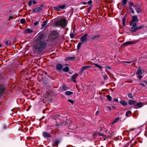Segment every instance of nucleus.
Instances as JSON below:
<instances>
[{"instance_id":"c9c22d12","label":"nucleus","mask_w":147,"mask_h":147,"mask_svg":"<svg viewBox=\"0 0 147 147\" xmlns=\"http://www.w3.org/2000/svg\"><path fill=\"white\" fill-rule=\"evenodd\" d=\"M43 5H42L40 7H39L38 8H37V11H40L42 10V7H43Z\"/></svg>"},{"instance_id":"79ce46f5","label":"nucleus","mask_w":147,"mask_h":147,"mask_svg":"<svg viewBox=\"0 0 147 147\" xmlns=\"http://www.w3.org/2000/svg\"><path fill=\"white\" fill-rule=\"evenodd\" d=\"M128 96L129 98H131L134 99L133 96H132V94L131 93H129L128 94Z\"/></svg>"},{"instance_id":"c85d7f7f","label":"nucleus","mask_w":147,"mask_h":147,"mask_svg":"<svg viewBox=\"0 0 147 147\" xmlns=\"http://www.w3.org/2000/svg\"><path fill=\"white\" fill-rule=\"evenodd\" d=\"M134 43L132 42V41L127 42H125L123 44L124 45H130L133 44H134Z\"/></svg>"},{"instance_id":"1a4fd4ad","label":"nucleus","mask_w":147,"mask_h":147,"mask_svg":"<svg viewBox=\"0 0 147 147\" xmlns=\"http://www.w3.org/2000/svg\"><path fill=\"white\" fill-rule=\"evenodd\" d=\"M45 34L43 33H41L37 37L38 40H42L45 39L46 37L45 36Z\"/></svg>"},{"instance_id":"7c9ffc66","label":"nucleus","mask_w":147,"mask_h":147,"mask_svg":"<svg viewBox=\"0 0 147 147\" xmlns=\"http://www.w3.org/2000/svg\"><path fill=\"white\" fill-rule=\"evenodd\" d=\"M119 117H117L115 118L113 121L112 123V124H113L116 123L119 120Z\"/></svg>"},{"instance_id":"e2e57ef3","label":"nucleus","mask_w":147,"mask_h":147,"mask_svg":"<svg viewBox=\"0 0 147 147\" xmlns=\"http://www.w3.org/2000/svg\"><path fill=\"white\" fill-rule=\"evenodd\" d=\"M114 102H118V100L117 99L115 98L114 100Z\"/></svg>"},{"instance_id":"c03bdc74","label":"nucleus","mask_w":147,"mask_h":147,"mask_svg":"<svg viewBox=\"0 0 147 147\" xmlns=\"http://www.w3.org/2000/svg\"><path fill=\"white\" fill-rule=\"evenodd\" d=\"M54 9L57 11H59L60 10V8L59 7H54Z\"/></svg>"},{"instance_id":"5fc2aeb1","label":"nucleus","mask_w":147,"mask_h":147,"mask_svg":"<svg viewBox=\"0 0 147 147\" xmlns=\"http://www.w3.org/2000/svg\"><path fill=\"white\" fill-rule=\"evenodd\" d=\"M13 18H14L13 16H11L9 17V19H8V20H9L10 19H13Z\"/></svg>"},{"instance_id":"f03ea898","label":"nucleus","mask_w":147,"mask_h":147,"mask_svg":"<svg viewBox=\"0 0 147 147\" xmlns=\"http://www.w3.org/2000/svg\"><path fill=\"white\" fill-rule=\"evenodd\" d=\"M47 45V43L45 40L40 41L37 44V49L38 52L40 53L45 48Z\"/></svg>"},{"instance_id":"3c124183","label":"nucleus","mask_w":147,"mask_h":147,"mask_svg":"<svg viewBox=\"0 0 147 147\" xmlns=\"http://www.w3.org/2000/svg\"><path fill=\"white\" fill-rule=\"evenodd\" d=\"M68 102H70V103H71L72 104H73V103H74V101L72 100H71V99H68Z\"/></svg>"},{"instance_id":"37998d69","label":"nucleus","mask_w":147,"mask_h":147,"mask_svg":"<svg viewBox=\"0 0 147 147\" xmlns=\"http://www.w3.org/2000/svg\"><path fill=\"white\" fill-rule=\"evenodd\" d=\"M71 122V121L69 120H67L65 121V125H67L69 122Z\"/></svg>"},{"instance_id":"39448f33","label":"nucleus","mask_w":147,"mask_h":147,"mask_svg":"<svg viewBox=\"0 0 147 147\" xmlns=\"http://www.w3.org/2000/svg\"><path fill=\"white\" fill-rule=\"evenodd\" d=\"M31 55L33 57L36 56L37 55V46H34L33 50L31 52Z\"/></svg>"},{"instance_id":"72a5a7b5","label":"nucleus","mask_w":147,"mask_h":147,"mask_svg":"<svg viewBox=\"0 0 147 147\" xmlns=\"http://www.w3.org/2000/svg\"><path fill=\"white\" fill-rule=\"evenodd\" d=\"M69 69V67H66L63 69V70L64 72H68Z\"/></svg>"},{"instance_id":"f8f14e48","label":"nucleus","mask_w":147,"mask_h":147,"mask_svg":"<svg viewBox=\"0 0 147 147\" xmlns=\"http://www.w3.org/2000/svg\"><path fill=\"white\" fill-rule=\"evenodd\" d=\"M78 76V74H76L73 75L71 77V80L74 82L76 83V79Z\"/></svg>"},{"instance_id":"2f4dec72","label":"nucleus","mask_w":147,"mask_h":147,"mask_svg":"<svg viewBox=\"0 0 147 147\" xmlns=\"http://www.w3.org/2000/svg\"><path fill=\"white\" fill-rule=\"evenodd\" d=\"M65 94L66 95H71L73 94V92L70 91H67L65 93Z\"/></svg>"},{"instance_id":"393cba45","label":"nucleus","mask_w":147,"mask_h":147,"mask_svg":"<svg viewBox=\"0 0 147 147\" xmlns=\"http://www.w3.org/2000/svg\"><path fill=\"white\" fill-rule=\"evenodd\" d=\"M47 24V21H45L43 22H42V24L41 28L43 29L45 27H46V25Z\"/></svg>"},{"instance_id":"4c0bfd02","label":"nucleus","mask_w":147,"mask_h":147,"mask_svg":"<svg viewBox=\"0 0 147 147\" xmlns=\"http://www.w3.org/2000/svg\"><path fill=\"white\" fill-rule=\"evenodd\" d=\"M26 20L25 19H22L20 20V22L22 24H24L25 23Z\"/></svg>"},{"instance_id":"6e6d98bb","label":"nucleus","mask_w":147,"mask_h":147,"mask_svg":"<svg viewBox=\"0 0 147 147\" xmlns=\"http://www.w3.org/2000/svg\"><path fill=\"white\" fill-rule=\"evenodd\" d=\"M92 0H90L89 1H88V3L89 5H90V4H91L92 3Z\"/></svg>"},{"instance_id":"4468645a","label":"nucleus","mask_w":147,"mask_h":147,"mask_svg":"<svg viewBox=\"0 0 147 147\" xmlns=\"http://www.w3.org/2000/svg\"><path fill=\"white\" fill-rule=\"evenodd\" d=\"M5 88L3 85L0 84V96L4 92Z\"/></svg>"},{"instance_id":"4d7b16f0","label":"nucleus","mask_w":147,"mask_h":147,"mask_svg":"<svg viewBox=\"0 0 147 147\" xmlns=\"http://www.w3.org/2000/svg\"><path fill=\"white\" fill-rule=\"evenodd\" d=\"M27 139L28 140H30L31 139H32V138L31 137H27Z\"/></svg>"},{"instance_id":"13d9d810","label":"nucleus","mask_w":147,"mask_h":147,"mask_svg":"<svg viewBox=\"0 0 147 147\" xmlns=\"http://www.w3.org/2000/svg\"><path fill=\"white\" fill-rule=\"evenodd\" d=\"M99 113V111H96V113H95V115L96 116L98 115Z\"/></svg>"},{"instance_id":"473e14b6","label":"nucleus","mask_w":147,"mask_h":147,"mask_svg":"<svg viewBox=\"0 0 147 147\" xmlns=\"http://www.w3.org/2000/svg\"><path fill=\"white\" fill-rule=\"evenodd\" d=\"M58 6L60 8V9H64L66 7V5L65 4H64L62 5H58Z\"/></svg>"},{"instance_id":"a878e982","label":"nucleus","mask_w":147,"mask_h":147,"mask_svg":"<svg viewBox=\"0 0 147 147\" xmlns=\"http://www.w3.org/2000/svg\"><path fill=\"white\" fill-rule=\"evenodd\" d=\"M59 142V141L58 140H56L55 141L54 143L53 144V146H57Z\"/></svg>"},{"instance_id":"a19ab883","label":"nucleus","mask_w":147,"mask_h":147,"mask_svg":"<svg viewBox=\"0 0 147 147\" xmlns=\"http://www.w3.org/2000/svg\"><path fill=\"white\" fill-rule=\"evenodd\" d=\"M82 43V42H79L78 43V46H77L78 50L80 49Z\"/></svg>"},{"instance_id":"0e129e2a","label":"nucleus","mask_w":147,"mask_h":147,"mask_svg":"<svg viewBox=\"0 0 147 147\" xmlns=\"http://www.w3.org/2000/svg\"><path fill=\"white\" fill-rule=\"evenodd\" d=\"M113 109H115L116 108V107L115 106H112V107Z\"/></svg>"},{"instance_id":"f257e3e1","label":"nucleus","mask_w":147,"mask_h":147,"mask_svg":"<svg viewBox=\"0 0 147 147\" xmlns=\"http://www.w3.org/2000/svg\"><path fill=\"white\" fill-rule=\"evenodd\" d=\"M67 23L66 20L64 18L63 19H60L55 21L54 23V25L56 26H61L63 28L66 26Z\"/></svg>"},{"instance_id":"aec40b11","label":"nucleus","mask_w":147,"mask_h":147,"mask_svg":"<svg viewBox=\"0 0 147 147\" xmlns=\"http://www.w3.org/2000/svg\"><path fill=\"white\" fill-rule=\"evenodd\" d=\"M101 37L100 35L98 34L94 35L92 37L91 39L92 40H95L97 38Z\"/></svg>"},{"instance_id":"f3484780","label":"nucleus","mask_w":147,"mask_h":147,"mask_svg":"<svg viewBox=\"0 0 147 147\" xmlns=\"http://www.w3.org/2000/svg\"><path fill=\"white\" fill-rule=\"evenodd\" d=\"M43 136L44 137L46 138H50L51 137V135L46 132H43Z\"/></svg>"},{"instance_id":"680f3d73","label":"nucleus","mask_w":147,"mask_h":147,"mask_svg":"<svg viewBox=\"0 0 147 147\" xmlns=\"http://www.w3.org/2000/svg\"><path fill=\"white\" fill-rule=\"evenodd\" d=\"M90 7H89L88 8V12H89L90 11Z\"/></svg>"},{"instance_id":"b1692460","label":"nucleus","mask_w":147,"mask_h":147,"mask_svg":"<svg viewBox=\"0 0 147 147\" xmlns=\"http://www.w3.org/2000/svg\"><path fill=\"white\" fill-rule=\"evenodd\" d=\"M142 74V72L141 69V67H139L138 69L137 70L136 72V74L138 75H140Z\"/></svg>"},{"instance_id":"412c9836","label":"nucleus","mask_w":147,"mask_h":147,"mask_svg":"<svg viewBox=\"0 0 147 147\" xmlns=\"http://www.w3.org/2000/svg\"><path fill=\"white\" fill-rule=\"evenodd\" d=\"M136 102V101L131 100H129L128 102L129 104L130 105H134L135 104Z\"/></svg>"},{"instance_id":"6e6552de","label":"nucleus","mask_w":147,"mask_h":147,"mask_svg":"<svg viewBox=\"0 0 147 147\" xmlns=\"http://www.w3.org/2000/svg\"><path fill=\"white\" fill-rule=\"evenodd\" d=\"M12 38H11L7 37L5 39V42L7 45L10 46L11 45V40Z\"/></svg>"},{"instance_id":"c756f323","label":"nucleus","mask_w":147,"mask_h":147,"mask_svg":"<svg viewBox=\"0 0 147 147\" xmlns=\"http://www.w3.org/2000/svg\"><path fill=\"white\" fill-rule=\"evenodd\" d=\"M123 23L122 25L123 26H124L125 25V22L126 20V18L125 16H123Z\"/></svg>"},{"instance_id":"603ef678","label":"nucleus","mask_w":147,"mask_h":147,"mask_svg":"<svg viewBox=\"0 0 147 147\" xmlns=\"http://www.w3.org/2000/svg\"><path fill=\"white\" fill-rule=\"evenodd\" d=\"M32 12L33 13H36L37 12V9L36 8H35V9H33L32 11Z\"/></svg>"},{"instance_id":"4be33fe9","label":"nucleus","mask_w":147,"mask_h":147,"mask_svg":"<svg viewBox=\"0 0 147 147\" xmlns=\"http://www.w3.org/2000/svg\"><path fill=\"white\" fill-rule=\"evenodd\" d=\"M32 2L33 4H36L37 3L36 1L35 0L32 1V0H30L29 1L28 6H30L32 4Z\"/></svg>"},{"instance_id":"de8ad7c7","label":"nucleus","mask_w":147,"mask_h":147,"mask_svg":"<svg viewBox=\"0 0 147 147\" xmlns=\"http://www.w3.org/2000/svg\"><path fill=\"white\" fill-rule=\"evenodd\" d=\"M98 135L99 136H102L103 137H105V135H104L103 134H102L101 133L99 132L98 133Z\"/></svg>"},{"instance_id":"49530a36","label":"nucleus","mask_w":147,"mask_h":147,"mask_svg":"<svg viewBox=\"0 0 147 147\" xmlns=\"http://www.w3.org/2000/svg\"><path fill=\"white\" fill-rule=\"evenodd\" d=\"M58 116H59L58 115H53L52 116V118L53 119H56V117H57Z\"/></svg>"},{"instance_id":"7ed1b4c3","label":"nucleus","mask_w":147,"mask_h":147,"mask_svg":"<svg viewBox=\"0 0 147 147\" xmlns=\"http://www.w3.org/2000/svg\"><path fill=\"white\" fill-rule=\"evenodd\" d=\"M57 31H53L50 33L49 36V39L50 40H55L57 38Z\"/></svg>"},{"instance_id":"ddd939ff","label":"nucleus","mask_w":147,"mask_h":147,"mask_svg":"<svg viewBox=\"0 0 147 147\" xmlns=\"http://www.w3.org/2000/svg\"><path fill=\"white\" fill-rule=\"evenodd\" d=\"M88 35V34L86 33L84 34L80 38V40L82 42H83L86 41L87 40V36Z\"/></svg>"},{"instance_id":"bf43d9fd","label":"nucleus","mask_w":147,"mask_h":147,"mask_svg":"<svg viewBox=\"0 0 147 147\" xmlns=\"http://www.w3.org/2000/svg\"><path fill=\"white\" fill-rule=\"evenodd\" d=\"M107 107L109 109V110L110 111H111V108L110 107L108 106Z\"/></svg>"},{"instance_id":"a18cd8bd","label":"nucleus","mask_w":147,"mask_h":147,"mask_svg":"<svg viewBox=\"0 0 147 147\" xmlns=\"http://www.w3.org/2000/svg\"><path fill=\"white\" fill-rule=\"evenodd\" d=\"M132 61H121V63H131Z\"/></svg>"},{"instance_id":"2eb2a0df","label":"nucleus","mask_w":147,"mask_h":147,"mask_svg":"<svg viewBox=\"0 0 147 147\" xmlns=\"http://www.w3.org/2000/svg\"><path fill=\"white\" fill-rule=\"evenodd\" d=\"M33 32V31L32 29L28 28L23 31V32L25 34H30Z\"/></svg>"},{"instance_id":"338daca9","label":"nucleus","mask_w":147,"mask_h":147,"mask_svg":"<svg viewBox=\"0 0 147 147\" xmlns=\"http://www.w3.org/2000/svg\"><path fill=\"white\" fill-rule=\"evenodd\" d=\"M106 67L108 69H111V67L110 66H107Z\"/></svg>"},{"instance_id":"052dcab7","label":"nucleus","mask_w":147,"mask_h":147,"mask_svg":"<svg viewBox=\"0 0 147 147\" xmlns=\"http://www.w3.org/2000/svg\"><path fill=\"white\" fill-rule=\"evenodd\" d=\"M129 143H128L124 147H128V146L129 145Z\"/></svg>"},{"instance_id":"8fccbe9b","label":"nucleus","mask_w":147,"mask_h":147,"mask_svg":"<svg viewBox=\"0 0 147 147\" xmlns=\"http://www.w3.org/2000/svg\"><path fill=\"white\" fill-rule=\"evenodd\" d=\"M74 34L72 33L70 34V36L71 38H73L74 37Z\"/></svg>"},{"instance_id":"a211bd4d","label":"nucleus","mask_w":147,"mask_h":147,"mask_svg":"<svg viewBox=\"0 0 147 147\" xmlns=\"http://www.w3.org/2000/svg\"><path fill=\"white\" fill-rule=\"evenodd\" d=\"M63 68L62 65L60 63L57 64L56 65V69L57 70L60 71Z\"/></svg>"},{"instance_id":"20e7f679","label":"nucleus","mask_w":147,"mask_h":147,"mask_svg":"<svg viewBox=\"0 0 147 147\" xmlns=\"http://www.w3.org/2000/svg\"><path fill=\"white\" fill-rule=\"evenodd\" d=\"M39 71H41V72L39 73L38 74V75L37 76L38 80L39 81H42L43 79V72L42 70L38 69L37 70V71L38 72H39Z\"/></svg>"},{"instance_id":"0eeeda50","label":"nucleus","mask_w":147,"mask_h":147,"mask_svg":"<svg viewBox=\"0 0 147 147\" xmlns=\"http://www.w3.org/2000/svg\"><path fill=\"white\" fill-rule=\"evenodd\" d=\"M139 21V20L138 18V17L137 16L135 15L133 16L132 19V21L130 22V25L132 26L134 22H138Z\"/></svg>"},{"instance_id":"ea45409f","label":"nucleus","mask_w":147,"mask_h":147,"mask_svg":"<svg viewBox=\"0 0 147 147\" xmlns=\"http://www.w3.org/2000/svg\"><path fill=\"white\" fill-rule=\"evenodd\" d=\"M94 65L96 67L99 68L100 70H102V67L101 66L98 65L97 64L94 63Z\"/></svg>"},{"instance_id":"69168bd1","label":"nucleus","mask_w":147,"mask_h":147,"mask_svg":"<svg viewBox=\"0 0 147 147\" xmlns=\"http://www.w3.org/2000/svg\"><path fill=\"white\" fill-rule=\"evenodd\" d=\"M140 85H141L144 86H145V85L143 83H140Z\"/></svg>"},{"instance_id":"cd10ccee","label":"nucleus","mask_w":147,"mask_h":147,"mask_svg":"<svg viewBox=\"0 0 147 147\" xmlns=\"http://www.w3.org/2000/svg\"><path fill=\"white\" fill-rule=\"evenodd\" d=\"M127 2V0H122L121 3L122 6H124L125 5Z\"/></svg>"},{"instance_id":"774afa93","label":"nucleus","mask_w":147,"mask_h":147,"mask_svg":"<svg viewBox=\"0 0 147 147\" xmlns=\"http://www.w3.org/2000/svg\"><path fill=\"white\" fill-rule=\"evenodd\" d=\"M82 4H84V5H86V4L87 3L86 2H83L82 3Z\"/></svg>"},{"instance_id":"58836bf2","label":"nucleus","mask_w":147,"mask_h":147,"mask_svg":"<svg viewBox=\"0 0 147 147\" xmlns=\"http://www.w3.org/2000/svg\"><path fill=\"white\" fill-rule=\"evenodd\" d=\"M107 97L108 99V100L109 101H111V100L112 98L110 95H107Z\"/></svg>"},{"instance_id":"6ab92c4d","label":"nucleus","mask_w":147,"mask_h":147,"mask_svg":"<svg viewBox=\"0 0 147 147\" xmlns=\"http://www.w3.org/2000/svg\"><path fill=\"white\" fill-rule=\"evenodd\" d=\"M90 67V66H86L82 67L80 70V72L79 73V74H80L85 69Z\"/></svg>"},{"instance_id":"9b49d317","label":"nucleus","mask_w":147,"mask_h":147,"mask_svg":"<svg viewBox=\"0 0 147 147\" xmlns=\"http://www.w3.org/2000/svg\"><path fill=\"white\" fill-rule=\"evenodd\" d=\"M134 7H136L135 9L138 13H139L142 11V9L138 5H135Z\"/></svg>"},{"instance_id":"e433bc0d","label":"nucleus","mask_w":147,"mask_h":147,"mask_svg":"<svg viewBox=\"0 0 147 147\" xmlns=\"http://www.w3.org/2000/svg\"><path fill=\"white\" fill-rule=\"evenodd\" d=\"M131 111H128L126 113L125 115L127 117H128L129 115L131 114Z\"/></svg>"},{"instance_id":"09e8293b","label":"nucleus","mask_w":147,"mask_h":147,"mask_svg":"<svg viewBox=\"0 0 147 147\" xmlns=\"http://www.w3.org/2000/svg\"><path fill=\"white\" fill-rule=\"evenodd\" d=\"M144 27V25L141 26H139V27H137L138 30L141 29L142 28H143Z\"/></svg>"},{"instance_id":"5701e85b","label":"nucleus","mask_w":147,"mask_h":147,"mask_svg":"<svg viewBox=\"0 0 147 147\" xmlns=\"http://www.w3.org/2000/svg\"><path fill=\"white\" fill-rule=\"evenodd\" d=\"M66 60H75V57H68L66 58Z\"/></svg>"},{"instance_id":"f704fd0d","label":"nucleus","mask_w":147,"mask_h":147,"mask_svg":"<svg viewBox=\"0 0 147 147\" xmlns=\"http://www.w3.org/2000/svg\"><path fill=\"white\" fill-rule=\"evenodd\" d=\"M62 88L64 90H67L68 89V87L65 84L62 85Z\"/></svg>"},{"instance_id":"423d86ee","label":"nucleus","mask_w":147,"mask_h":147,"mask_svg":"<svg viewBox=\"0 0 147 147\" xmlns=\"http://www.w3.org/2000/svg\"><path fill=\"white\" fill-rule=\"evenodd\" d=\"M132 27L131 28L130 31L131 32H134L138 30L137 24L136 23H134L132 24Z\"/></svg>"},{"instance_id":"bb28decb","label":"nucleus","mask_w":147,"mask_h":147,"mask_svg":"<svg viewBox=\"0 0 147 147\" xmlns=\"http://www.w3.org/2000/svg\"><path fill=\"white\" fill-rule=\"evenodd\" d=\"M119 103L124 106L127 105V102L125 100H121L120 101Z\"/></svg>"},{"instance_id":"864d4df0","label":"nucleus","mask_w":147,"mask_h":147,"mask_svg":"<svg viewBox=\"0 0 147 147\" xmlns=\"http://www.w3.org/2000/svg\"><path fill=\"white\" fill-rule=\"evenodd\" d=\"M103 78L105 80H107L108 79V77L107 75H104L103 76Z\"/></svg>"},{"instance_id":"dca6fc26","label":"nucleus","mask_w":147,"mask_h":147,"mask_svg":"<svg viewBox=\"0 0 147 147\" xmlns=\"http://www.w3.org/2000/svg\"><path fill=\"white\" fill-rule=\"evenodd\" d=\"M143 105V103L141 102H139L137 103L136 105H134V108L136 109H137L138 108L142 107Z\"/></svg>"},{"instance_id":"9d476101","label":"nucleus","mask_w":147,"mask_h":147,"mask_svg":"<svg viewBox=\"0 0 147 147\" xmlns=\"http://www.w3.org/2000/svg\"><path fill=\"white\" fill-rule=\"evenodd\" d=\"M129 7L130 10L131 11V13H134V10L132 8V6H134V7H134L135 5H134V4L132 2H129Z\"/></svg>"}]
</instances>
